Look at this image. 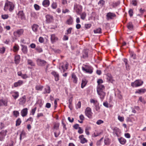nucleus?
I'll list each match as a JSON object with an SVG mask.
<instances>
[{
    "label": "nucleus",
    "instance_id": "f257e3e1",
    "mask_svg": "<svg viewBox=\"0 0 146 146\" xmlns=\"http://www.w3.org/2000/svg\"><path fill=\"white\" fill-rule=\"evenodd\" d=\"M105 87L104 85L102 84L98 85L97 88V91L98 94L100 96V98L102 101L106 95V93L104 91Z\"/></svg>",
    "mask_w": 146,
    "mask_h": 146
},
{
    "label": "nucleus",
    "instance_id": "f03ea898",
    "mask_svg": "<svg viewBox=\"0 0 146 146\" xmlns=\"http://www.w3.org/2000/svg\"><path fill=\"white\" fill-rule=\"evenodd\" d=\"M14 4L13 2L7 0L5 3L4 9L5 11L9 9L10 12H12L14 9Z\"/></svg>",
    "mask_w": 146,
    "mask_h": 146
},
{
    "label": "nucleus",
    "instance_id": "7ed1b4c3",
    "mask_svg": "<svg viewBox=\"0 0 146 146\" xmlns=\"http://www.w3.org/2000/svg\"><path fill=\"white\" fill-rule=\"evenodd\" d=\"M82 70L86 73L90 74H92L93 72V68L88 65H84L82 67Z\"/></svg>",
    "mask_w": 146,
    "mask_h": 146
},
{
    "label": "nucleus",
    "instance_id": "20e7f679",
    "mask_svg": "<svg viewBox=\"0 0 146 146\" xmlns=\"http://www.w3.org/2000/svg\"><path fill=\"white\" fill-rule=\"evenodd\" d=\"M143 84V82L140 80H136L134 82L131 83V86L133 87H137L141 86Z\"/></svg>",
    "mask_w": 146,
    "mask_h": 146
},
{
    "label": "nucleus",
    "instance_id": "39448f33",
    "mask_svg": "<svg viewBox=\"0 0 146 146\" xmlns=\"http://www.w3.org/2000/svg\"><path fill=\"white\" fill-rule=\"evenodd\" d=\"M24 31L23 29H17L13 32V35L15 37H19L23 35Z\"/></svg>",
    "mask_w": 146,
    "mask_h": 146
},
{
    "label": "nucleus",
    "instance_id": "423d86ee",
    "mask_svg": "<svg viewBox=\"0 0 146 146\" xmlns=\"http://www.w3.org/2000/svg\"><path fill=\"white\" fill-rule=\"evenodd\" d=\"M74 9L77 14H80L82 12V7L80 5L75 4L74 5Z\"/></svg>",
    "mask_w": 146,
    "mask_h": 146
},
{
    "label": "nucleus",
    "instance_id": "0eeeda50",
    "mask_svg": "<svg viewBox=\"0 0 146 146\" xmlns=\"http://www.w3.org/2000/svg\"><path fill=\"white\" fill-rule=\"evenodd\" d=\"M7 132L6 130H2L0 132V141H4Z\"/></svg>",
    "mask_w": 146,
    "mask_h": 146
},
{
    "label": "nucleus",
    "instance_id": "6e6552de",
    "mask_svg": "<svg viewBox=\"0 0 146 146\" xmlns=\"http://www.w3.org/2000/svg\"><path fill=\"white\" fill-rule=\"evenodd\" d=\"M85 113L88 117L91 118L92 114L91 109L89 107L87 108L85 110Z\"/></svg>",
    "mask_w": 146,
    "mask_h": 146
},
{
    "label": "nucleus",
    "instance_id": "1a4fd4ad",
    "mask_svg": "<svg viewBox=\"0 0 146 146\" xmlns=\"http://www.w3.org/2000/svg\"><path fill=\"white\" fill-rule=\"evenodd\" d=\"M37 65L40 66H43L46 64V62L44 60H42L40 59H38L36 60Z\"/></svg>",
    "mask_w": 146,
    "mask_h": 146
},
{
    "label": "nucleus",
    "instance_id": "9d476101",
    "mask_svg": "<svg viewBox=\"0 0 146 146\" xmlns=\"http://www.w3.org/2000/svg\"><path fill=\"white\" fill-rule=\"evenodd\" d=\"M46 21L48 23L52 22L54 21V18L52 16L48 14L46 15Z\"/></svg>",
    "mask_w": 146,
    "mask_h": 146
},
{
    "label": "nucleus",
    "instance_id": "9b49d317",
    "mask_svg": "<svg viewBox=\"0 0 146 146\" xmlns=\"http://www.w3.org/2000/svg\"><path fill=\"white\" fill-rule=\"evenodd\" d=\"M116 16V15L114 13L109 12L107 13L106 15V19L107 20L112 19Z\"/></svg>",
    "mask_w": 146,
    "mask_h": 146
},
{
    "label": "nucleus",
    "instance_id": "f8f14e48",
    "mask_svg": "<svg viewBox=\"0 0 146 146\" xmlns=\"http://www.w3.org/2000/svg\"><path fill=\"white\" fill-rule=\"evenodd\" d=\"M17 15L18 18L21 19V20L25 19V16L23 11H19Z\"/></svg>",
    "mask_w": 146,
    "mask_h": 146
},
{
    "label": "nucleus",
    "instance_id": "ddd939ff",
    "mask_svg": "<svg viewBox=\"0 0 146 146\" xmlns=\"http://www.w3.org/2000/svg\"><path fill=\"white\" fill-rule=\"evenodd\" d=\"M68 63H66L64 66L63 64H60L59 66V69L60 70L62 69L63 72H64L66 70L68 69Z\"/></svg>",
    "mask_w": 146,
    "mask_h": 146
},
{
    "label": "nucleus",
    "instance_id": "4468645a",
    "mask_svg": "<svg viewBox=\"0 0 146 146\" xmlns=\"http://www.w3.org/2000/svg\"><path fill=\"white\" fill-rule=\"evenodd\" d=\"M113 133L114 134H115L117 137H119L121 133L120 129L117 128L115 127L113 129Z\"/></svg>",
    "mask_w": 146,
    "mask_h": 146
},
{
    "label": "nucleus",
    "instance_id": "2eb2a0df",
    "mask_svg": "<svg viewBox=\"0 0 146 146\" xmlns=\"http://www.w3.org/2000/svg\"><path fill=\"white\" fill-rule=\"evenodd\" d=\"M79 138L80 140V142L82 144H84L88 142V140L84 137L83 135H80Z\"/></svg>",
    "mask_w": 146,
    "mask_h": 146
},
{
    "label": "nucleus",
    "instance_id": "dca6fc26",
    "mask_svg": "<svg viewBox=\"0 0 146 146\" xmlns=\"http://www.w3.org/2000/svg\"><path fill=\"white\" fill-rule=\"evenodd\" d=\"M72 81L75 84H76L77 82L78 78L74 73H73L71 75Z\"/></svg>",
    "mask_w": 146,
    "mask_h": 146
},
{
    "label": "nucleus",
    "instance_id": "f3484780",
    "mask_svg": "<svg viewBox=\"0 0 146 146\" xmlns=\"http://www.w3.org/2000/svg\"><path fill=\"white\" fill-rule=\"evenodd\" d=\"M26 97L25 96H24L22 98H20L19 100V104L20 105H23L25 104L26 102Z\"/></svg>",
    "mask_w": 146,
    "mask_h": 146
},
{
    "label": "nucleus",
    "instance_id": "a211bd4d",
    "mask_svg": "<svg viewBox=\"0 0 146 146\" xmlns=\"http://www.w3.org/2000/svg\"><path fill=\"white\" fill-rule=\"evenodd\" d=\"M8 101L7 100L0 99V107L3 106H7Z\"/></svg>",
    "mask_w": 146,
    "mask_h": 146
},
{
    "label": "nucleus",
    "instance_id": "6ab92c4d",
    "mask_svg": "<svg viewBox=\"0 0 146 146\" xmlns=\"http://www.w3.org/2000/svg\"><path fill=\"white\" fill-rule=\"evenodd\" d=\"M50 92V88L49 86H46L44 88V91L43 93L44 94H49Z\"/></svg>",
    "mask_w": 146,
    "mask_h": 146
},
{
    "label": "nucleus",
    "instance_id": "aec40b11",
    "mask_svg": "<svg viewBox=\"0 0 146 146\" xmlns=\"http://www.w3.org/2000/svg\"><path fill=\"white\" fill-rule=\"evenodd\" d=\"M39 26L36 24H34L31 26V28L33 32L36 33L37 32Z\"/></svg>",
    "mask_w": 146,
    "mask_h": 146
},
{
    "label": "nucleus",
    "instance_id": "412c9836",
    "mask_svg": "<svg viewBox=\"0 0 146 146\" xmlns=\"http://www.w3.org/2000/svg\"><path fill=\"white\" fill-rule=\"evenodd\" d=\"M23 83V82L22 80H19L17 82H15L14 84V86L15 87H17L22 85Z\"/></svg>",
    "mask_w": 146,
    "mask_h": 146
},
{
    "label": "nucleus",
    "instance_id": "4be33fe9",
    "mask_svg": "<svg viewBox=\"0 0 146 146\" xmlns=\"http://www.w3.org/2000/svg\"><path fill=\"white\" fill-rule=\"evenodd\" d=\"M21 46L22 47L21 50L22 52L24 54H27L28 52L27 46L23 45H21Z\"/></svg>",
    "mask_w": 146,
    "mask_h": 146
},
{
    "label": "nucleus",
    "instance_id": "5701e85b",
    "mask_svg": "<svg viewBox=\"0 0 146 146\" xmlns=\"http://www.w3.org/2000/svg\"><path fill=\"white\" fill-rule=\"evenodd\" d=\"M51 74L54 76L55 80L58 81L59 79V76L58 74L55 71H53L51 72Z\"/></svg>",
    "mask_w": 146,
    "mask_h": 146
},
{
    "label": "nucleus",
    "instance_id": "b1692460",
    "mask_svg": "<svg viewBox=\"0 0 146 146\" xmlns=\"http://www.w3.org/2000/svg\"><path fill=\"white\" fill-rule=\"evenodd\" d=\"M50 2L49 0H44L42 3V5L45 7H47L50 5Z\"/></svg>",
    "mask_w": 146,
    "mask_h": 146
},
{
    "label": "nucleus",
    "instance_id": "393cba45",
    "mask_svg": "<svg viewBox=\"0 0 146 146\" xmlns=\"http://www.w3.org/2000/svg\"><path fill=\"white\" fill-rule=\"evenodd\" d=\"M27 112L28 109L27 108L23 109L21 112L22 116L23 117L26 116L27 115Z\"/></svg>",
    "mask_w": 146,
    "mask_h": 146
},
{
    "label": "nucleus",
    "instance_id": "a878e982",
    "mask_svg": "<svg viewBox=\"0 0 146 146\" xmlns=\"http://www.w3.org/2000/svg\"><path fill=\"white\" fill-rule=\"evenodd\" d=\"M50 38L51 42L52 43H53L57 41L58 40V38L54 34H52L51 35Z\"/></svg>",
    "mask_w": 146,
    "mask_h": 146
},
{
    "label": "nucleus",
    "instance_id": "bb28decb",
    "mask_svg": "<svg viewBox=\"0 0 146 146\" xmlns=\"http://www.w3.org/2000/svg\"><path fill=\"white\" fill-rule=\"evenodd\" d=\"M20 57L19 55H17L15 57V62L16 64H18L20 61Z\"/></svg>",
    "mask_w": 146,
    "mask_h": 146
},
{
    "label": "nucleus",
    "instance_id": "cd10ccee",
    "mask_svg": "<svg viewBox=\"0 0 146 146\" xmlns=\"http://www.w3.org/2000/svg\"><path fill=\"white\" fill-rule=\"evenodd\" d=\"M146 91V90L144 88H141L137 90L135 92V93H138L139 94L144 93Z\"/></svg>",
    "mask_w": 146,
    "mask_h": 146
},
{
    "label": "nucleus",
    "instance_id": "c85d7f7f",
    "mask_svg": "<svg viewBox=\"0 0 146 146\" xmlns=\"http://www.w3.org/2000/svg\"><path fill=\"white\" fill-rule=\"evenodd\" d=\"M118 139L120 143L122 145L124 144L126 142V139L123 137L119 138Z\"/></svg>",
    "mask_w": 146,
    "mask_h": 146
},
{
    "label": "nucleus",
    "instance_id": "c756f323",
    "mask_svg": "<svg viewBox=\"0 0 146 146\" xmlns=\"http://www.w3.org/2000/svg\"><path fill=\"white\" fill-rule=\"evenodd\" d=\"M12 96L15 100H16L19 96V93L18 92H16L13 93Z\"/></svg>",
    "mask_w": 146,
    "mask_h": 146
},
{
    "label": "nucleus",
    "instance_id": "7c9ffc66",
    "mask_svg": "<svg viewBox=\"0 0 146 146\" xmlns=\"http://www.w3.org/2000/svg\"><path fill=\"white\" fill-rule=\"evenodd\" d=\"M87 82L86 79H83L82 81L81 88H83L86 85Z\"/></svg>",
    "mask_w": 146,
    "mask_h": 146
},
{
    "label": "nucleus",
    "instance_id": "2f4dec72",
    "mask_svg": "<svg viewBox=\"0 0 146 146\" xmlns=\"http://www.w3.org/2000/svg\"><path fill=\"white\" fill-rule=\"evenodd\" d=\"M128 29L130 30H132L133 28V25L132 23L129 22L127 25Z\"/></svg>",
    "mask_w": 146,
    "mask_h": 146
},
{
    "label": "nucleus",
    "instance_id": "473e14b6",
    "mask_svg": "<svg viewBox=\"0 0 146 146\" xmlns=\"http://www.w3.org/2000/svg\"><path fill=\"white\" fill-rule=\"evenodd\" d=\"M28 64L31 66H35V63L33 61L30 59H28L27 60Z\"/></svg>",
    "mask_w": 146,
    "mask_h": 146
},
{
    "label": "nucleus",
    "instance_id": "72a5a7b5",
    "mask_svg": "<svg viewBox=\"0 0 146 146\" xmlns=\"http://www.w3.org/2000/svg\"><path fill=\"white\" fill-rule=\"evenodd\" d=\"M73 21L72 18L70 17L67 21L66 23L68 25H71L72 24Z\"/></svg>",
    "mask_w": 146,
    "mask_h": 146
},
{
    "label": "nucleus",
    "instance_id": "f704fd0d",
    "mask_svg": "<svg viewBox=\"0 0 146 146\" xmlns=\"http://www.w3.org/2000/svg\"><path fill=\"white\" fill-rule=\"evenodd\" d=\"M6 48L4 46L2 47H0V53L1 54H4Z\"/></svg>",
    "mask_w": 146,
    "mask_h": 146
},
{
    "label": "nucleus",
    "instance_id": "c9c22d12",
    "mask_svg": "<svg viewBox=\"0 0 146 146\" xmlns=\"http://www.w3.org/2000/svg\"><path fill=\"white\" fill-rule=\"evenodd\" d=\"M102 29L100 28H99L96 29L94 30V33H101Z\"/></svg>",
    "mask_w": 146,
    "mask_h": 146
},
{
    "label": "nucleus",
    "instance_id": "e433bc0d",
    "mask_svg": "<svg viewBox=\"0 0 146 146\" xmlns=\"http://www.w3.org/2000/svg\"><path fill=\"white\" fill-rule=\"evenodd\" d=\"M13 51L14 52H17L19 49V47L18 45L15 44L13 47Z\"/></svg>",
    "mask_w": 146,
    "mask_h": 146
},
{
    "label": "nucleus",
    "instance_id": "4c0bfd02",
    "mask_svg": "<svg viewBox=\"0 0 146 146\" xmlns=\"http://www.w3.org/2000/svg\"><path fill=\"white\" fill-rule=\"evenodd\" d=\"M43 86L41 85H37L35 87V89L37 90L41 91L43 88Z\"/></svg>",
    "mask_w": 146,
    "mask_h": 146
},
{
    "label": "nucleus",
    "instance_id": "58836bf2",
    "mask_svg": "<svg viewBox=\"0 0 146 146\" xmlns=\"http://www.w3.org/2000/svg\"><path fill=\"white\" fill-rule=\"evenodd\" d=\"M16 126H18L20 125L21 123V119L18 118L16 121Z\"/></svg>",
    "mask_w": 146,
    "mask_h": 146
},
{
    "label": "nucleus",
    "instance_id": "ea45409f",
    "mask_svg": "<svg viewBox=\"0 0 146 146\" xmlns=\"http://www.w3.org/2000/svg\"><path fill=\"white\" fill-rule=\"evenodd\" d=\"M13 115L16 117H18L19 115V112L17 111H13Z\"/></svg>",
    "mask_w": 146,
    "mask_h": 146
},
{
    "label": "nucleus",
    "instance_id": "a19ab883",
    "mask_svg": "<svg viewBox=\"0 0 146 146\" xmlns=\"http://www.w3.org/2000/svg\"><path fill=\"white\" fill-rule=\"evenodd\" d=\"M90 102L91 103H93L94 105L99 103L97 100L93 99H91L90 100Z\"/></svg>",
    "mask_w": 146,
    "mask_h": 146
},
{
    "label": "nucleus",
    "instance_id": "79ce46f5",
    "mask_svg": "<svg viewBox=\"0 0 146 146\" xmlns=\"http://www.w3.org/2000/svg\"><path fill=\"white\" fill-rule=\"evenodd\" d=\"M60 134V131L59 130H57L56 131L54 132L55 137H58Z\"/></svg>",
    "mask_w": 146,
    "mask_h": 146
},
{
    "label": "nucleus",
    "instance_id": "37998d69",
    "mask_svg": "<svg viewBox=\"0 0 146 146\" xmlns=\"http://www.w3.org/2000/svg\"><path fill=\"white\" fill-rule=\"evenodd\" d=\"M105 144L106 145H108L110 144V142L108 138H105L104 140Z\"/></svg>",
    "mask_w": 146,
    "mask_h": 146
},
{
    "label": "nucleus",
    "instance_id": "c03bdc74",
    "mask_svg": "<svg viewBox=\"0 0 146 146\" xmlns=\"http://www.w3.org/2000/svg\"><path fill=\"white\" fill-rule=\"evenodd\" d=\"M60 124L59 123H56L54 124V129L56 130H58Z\"/></svg>",
    "mask_w": 146,
    "mask_h": 146
},
{
    "label": "nucleus",
    "instance_id": "a18cd8bd",
    "mask_svg": "<svg viewBox=\"0 0 146 146\" xmlns=\"http://www.w3.org/2000/svg\"><path fill=\"white\" fill-rule=\"evenodd\" d=\"M51 7L53 9H56L57 7V3L55 2H53L51 4Z\"/></svg>",
    "mask_w": 146,
    "mask_h": 146
},
{
    "label": "nucleus",
    "instance_id": "49530a36",
    "mask_svg": "<svg viewBox=\"0 0 146 146\" xmlns=\"http://www.w3.org/2000/svg\"><path fill=\"white\" fill-rule=\"evenodd\" d=\"M35 49L36 51L39 53H40L42 52V48L39 46H37Z\"/></svg>",
    "mask_w": 146,
    "mask_h": 146
},
{
    "label": "nucleus",
    "instance_id": "de8ad7c7",
    "mask_svg": "<svg viewBox=\"0 0 146 146\" xmlns=\"http://www.w3.org/2000/svg\"><path fill=\"white\" fill-rule=\"evenodd\" d=\"M139 101L142 102L144 104H145L146 102L144 99L142 98V97L141 96L139 97V98L138 102Z\"/></svg>",
    "mask_w": 146,
    "mask_h": 146
},
{
    "label": "nucleus",
    "instance_id": "09e8293b",
    "mask_svg": "<svg viewBox=\"0 0 146 146\" xmlns=\"http://www.w3.org/2000/svg\"><path fill=\"white\" fill-rule=\"evenodd\" d=\"M105 3V2L104 0H100L98 3V4L99 5L100 4V6L102 7L104 4Z\"/></svg>",
    "mask_w": 146,
    "mask_h": 146
},
{
    "label": "nucleus",
    "instance_id": "8fccbe9b",
    "mask_svg": "<svg viewBox=\"0 0 146 146\" xmlns=\"http://www.w3.org/2000/svg\"><path fill=\"white\" fill-rule=\"evenodd\" d=\"M86 14L85 13H83L80 15L81 18L82 20H84L86 18Z\"/></svg>",
    "mask_w": 146,
    "mask_h": 146
},
{
    "label": "nucleus",
    "instance_id": "3c124183",
    "mask_svg": "<svg viewBox=\"0 0 146 146\" xmlns=\"http://www.w3.org/2000/svg\"><path fill=\"white\" fill-rule=\"evenodd\" d=\"M72 28L71 27L69 28L66 31V34L68 35L71 34V33Z\"/></svg>",
    "mask_w": 146,
    "mask_h": 146
},
{
    "label": "nucleus",
    "instance_id": "603ef678",
    "mask_svg": "<svg viewBox=\"0 0 146 146\" xmlns=\"http://www.w3.org/2000/svg\"><path fill=\"white\" fill-rule=\"evenodd\" d=\"M81 106V102L80 101L78 102L77 104L76 105V109L80 108Z\"/></svg>",
    "mask_w": 146,
    "mask_h": 146
},
{
    "label": "nucleus",
    "instance_id": "864d4df0",
    "mask_svg": "<svg viewBox=\"0 0 146 146\" xmlns=\"http://www.w3.org/2000/svg\"><path fill=\"white\" fill-rule=\"evenodd\" d=\"M1 17L3 19H7L8 18L9 16L7 14L2 15H1Z\"/></svg>",
    "mask_w": 146,
    "mask_h": 146
},
{
    "label": "nucleus",
    "instance_id": "5fc2aeb1",
    "mask_svg": "<svg viewBox=\"0 0 146 146\" xmlns=\"http://www.w3.org/2000/svg\"><path fill=\"white\" fill-rule=\"evenodd\" d=\"M92 26V25L90 24H87L85 25V27L86 29H88L90 28Z\"/></svg>",
    "mask_w": 146,
    "mask_h": 146
},
{
    "label": "nucleus",
    "instance_id": "6e6d98bb",
    "mask_svg": "<svg viewBox=\"0 0 146 146\" xmlns=\"http://www.w3.org/2000/svg\"><path fill=\"white\" fill-rule=\"evenodd\" d=\"M118 119L121 122H123L124 120V117H121L120 116H118Z\"/></svg>",
    "mask_w": 146,
    "mask_h": 146
},
{
    "label": "nucleus",
    "instance_id": "4d7b16f0",
    "mask_svg": "<svg viewBox=\"0 0 146 146\" xmlns=\"http://www.w3.org/2000/svg\"><path fill=\"white\" fill-rule=\"evenodd\" d=\"M34 7L35 10H38L40 9V6L36 4H35L34 5Z\"/></svg>",
    "mask_w": 146,
    "mask_h": 146
},
{
    "label": "nucleus",
    "instance_id": "13d9d810",
    "mask_svg": "<svg viewBox=\"0 0 146 146\" xmlns=\"http://www.w3.org/2000/svg\"><path fill=\"white\" fill-rule=\"evenodd\" d=\"M107 80L110 81H111L112 80L111 76L110 74H108L107 75Z\"/></svg>",
    "mask_w": 146,
    "mask_h": 146
},
{
    "label": "nucleus",
    "instance_id": "bf43d9fd",
    "mask_svg": "<svg viewBox=\"0 0 146 146\" xmlns=\"http://www.w3.org/2000/svg\"><path fill=\"white\" fill-rule=\"evenodd\" d=\"M130 55L134 59H135L136 58V55L133 52H131L130 53Z\"/></svg>",
    "mask_w": 146,
    "mask_h": 146
},
{
    "label": "nucleus",
    "instance_id": "052dcab7",
    "mask_svg": "<svg viewBox=\"0 0 146 146\" xmlns=\"http://www.w3.org/2000/svg\"><path fill=\"white\" fill-rule=\"evenodd\" d=\"M95 109L97 111H98L100 109V107L99 105V103L95 105Z\"/></svg>",
    "mask_w": 146,
    "mask_h": 146
},
{
    "label": "nucleus",
    "instance_id": "680f3d73",
    "mask_svg": "<svg viewBox=\"0 0 146 146\" xmlns=\"http://www.w3.org/2000/svg\"><path fill=\"white\" fill-rule=\"evenodd\" d=\"M36 109V108L35 107L31 110V113L33 115H34Z\"/></svg>",
    "mask_w": 146,
    "mask_h": 146
},
{
    "label": "nucleus",
    "instance_id": "e2e57ef3",
    "mask_svg": "<svg viewBox=\"0 0 146 146\" xmlns=\"http://www.w3.org/2000/svg\"><path fill=\"white\" fill-rule=\"evenodd\" d=\"M104 123V121L102 120H98L96 122V123L98 125H100L101 124L103 123Z\"/></svg>",
    "mask_w": 146,
    "mask_h": 146
},
{
    "label": "nucleus",
    "instance_id": "0e129e2a",
    "mask_svg": "<svg viewBox=\"0 0 146 146\" xmlns=\"http://www.w3.org/2000/svg\"><path fill=\"white\" fill-rule=\"evenodd\" d=\"M128 13L130 17H131L133 15V11L132 9H130L128 11Z\"/></svg>",
    "mask_w": 146,
    "mask_h": 146
},
{
    "label": "nucleus",
    "instance_id": "69168bd1",
    "mask_svg": "<svg viewBox=\"0 0 146 146\" xmlns=\"http://www.w3.org/2000/svg\"><path fill=\"white\" fill-rule=\"evenodd\" d=\"M131 3L135 6L137 5V2L136 0L132 1L131 2Z\"/></svg>",
    "mask_w": 146,
    "mask_h": 146
},
{
    "label": "nucleus",
    "instance_id": "338daca9",
    "mask_svg": "<svg viewBox=\"0 0 146 146\" xmlns=\"http://www.w3.org/2000/svg\"><path fill=\"white\" fill-rule=\"evenodd\" d=\"M139 11L141 14H142L145 11V10L144 9L141 8L139 9Z\"/></svg>",
    "mask_w": 146,
    "mask_h": 146
},
{
    "label": "nucleus",
    "instance_id": "774afa93",
    "mask_svg": "<svg viewBox=\"0 0 146 146\" xmlns=\"http://www.w3.org/2000/svg\"><path fill=\"white\" fill-rule=\"evenodd\" d=\"M103 82V80L101 79H99L97 81L98 85L102 84H101Z\"/></svg>",
    "mask_w": 146,
    "mask_h": 146
}]
</instances>
